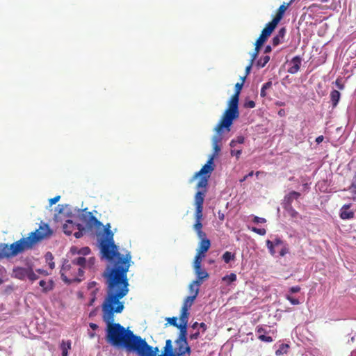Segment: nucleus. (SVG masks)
<instances>
[{"label":"nucleus","mask_w":356,"mask_h":356,"mask_svg":"<svg viewBox=\"0 0 356 356\" xmlns=\"http://www.w3.org/2000/svg\"><path fill=\"white\" fill-rule=\"evenodd\" d=\"M128 292L129 283L107 284V295L102 306V318L107 325V341L113 346H123L127 352L135 353L138 356H156V348L132 331L114 323V314L121 313L124 309V304L120 300Z\"/></svg>","instance_id":"obj_1"},{"label":"nucleus","mask_w":356,"mask_h":356,"mask_svg":"<svg viewBox=\"0 0 356 356\" xmlns=\"http://www.w3.org/2000/svg\"><path fill=\"white\" fill-rule=\"evenodd\" d=\"M104 232L106 238L101 241V252L103 257L112 264V266H108L103 273V276L106 279V284L129 283L127 272L131 260V253L127 252L125 255H122L118 252L109 224Z\"/></svg>","instance_id":"obj_2"},{"label":"nucleus","mask_w":356,"mask_h":356,"mask_svg":"<svg viewBox=\"0 0 356 356\" xmlns=\"http://www.w3.org/2000/svg\"><path fill=\"white\" fill-rule=\"evenodd\" d=\"M51 231L47 224L40 225L39 229L30 233L28 237H24L8 245L6 243H0V259L10 258L31 250L40 241L50 236Z\"/></svg>","instance_id":"obj_3"},{"label":"nucleus","mask_w":356,"mask_h":356,"mask_svg":"<svg viewBox=\"0 0 356 356\" xmlns=\"http://www.w3.org/2000/svg\"><path fill=\"white\" fill-rule=\"evenodd\" d=\"M86 260L83 257H79L72 261V264L65 262L63 264L60 269V276L63 281L67 284L73 282H80L81 279L79 277L83 276V270L81 268H84Z\"/></svg>","instance_id":"obj_4"},{"label":"nucleus","mask_w":356,"mask_h":356,"mask_svg":"<svg viewBox=\"0 0 356 356\" xmlns=\"http://www.w3.org/2000/svg\"><path fill=\"white\" fill-rule=\"evenodd\" d=\"M245 76L242 78L241 83H237L235 85V93L232 96L230 100L228 102V107L222 114V117L225 118V122L226 124H230L231 122H234V120L238 118L239 111H238V101L239 95L243 88Z\"/></svg>","instance_id":"obj_5"},{"label":"nucleus","mask_w":356,"mask_h":356,"mask_svg":"<svg viewBox=\"0 0 356 356\" xmlns=\"http://www.w3.org/2000/svg\"><path fill=\"white\" fill-rule=\"evenodd\" d=\"M175 343L176 348L174 350L172 347V343L170 339H168L165 341V346L161 355L157 356H185L186 354L190 355L191 353V348L188 344V341H183L180 340H175Z\"/></svg>","instance_id":"obj_6"},{"label":"nucleus","mask_w":356,"mask_h":356,"mask_svg":"<svg viewBox=\"0 0 356 356\" xmlns=\"http://www.w3.org/2000/svg\"><path fill=\"white\" fill-rule=\"evenodd\" d=\"M205 197V191H198L195 193L194 197L195 206V222L193 225V229L196 232L198 237H205L207 235L205 232L202 230V211L203 204Z\"/></svg>","instance_id":"obj_7"},{"label":"nucleus","mask_w":356,"mask_h":356,"mask_svg":"<svg viewBox=\"0 0 356 356\" xmlns=\"http://www.w3.org/2000/svg\"><path fill=\"white\" fill-rule=\"evenodd\" d=\"M233 122H231L230 124H226L225 122V118L221 117L219 122L217 124L214 130L216 134L212 138V145L213 148V153L210 156H213V159L218 156V153L221 150L220 143L222 140V134L224 132V129H225L227 132L230 131V127L232 125Z\"/></svg>","instance_id":"obj_8"},{"label":"nucleus","mask_w":356,"mask_h":356,"mask_svg":"<svg viewBox=\"0 0 356 356\" xmlns=\"http://www.w3.org/2000/svg\"><path fill=\"white\" fill-rule=\"evenodd\" d=\"M80 220L86 225L88 229L92 228H100L103 225L93 216L92 212L87 211L86 209L83 210L82 213L79 216Z\"/></svg>","instance_id":"obj_9"},{"label":"nucleus","mask_w":356,"mask_h":356,"mask_svg":"<svg viewBox=\"0 0 356 356\" xmlns=\"http://www.w3.org/2000/svg\"><path fill=\"white\" fill-rule=\"evenodd\" d=\"M257 338L264 342L270 343L273 341L275 332L267 325H258L256 328Z\"/></svg>","instance_id":"obj_10"},{"label":"nucleus","mask_w":356,"mask_h":356,"mask_svg":"<svg viewBox=\"0 0 356 356\" xmlns=\"http://www.w3.org/2000/svg\"><path fill=\"white\" fill-rule=\"evenodd\" d=\"M275 27L276 26L271 22L268 23L266 26L263 29L259 38L257 40L258 44H264L268 37L271 35Z\"/></svg>","instance_id":"obj_11"},{"label":"nucleus","mask_w":356,"mask_h":356,"mask_svg":"<svg viewBox=\"0 0 356 356\" xmlns=\"http://www.w3.org/2000/svg\"><path fill=\"white\" fill-rule=\"evenodd\" d=\"M213 156H210L207 163L201 168V170L196 172L193 177V179L197 178L199 176H202L207 174H210L213 170Z\"/></svg>","instance_id":"obj_12"},{"label":"nucleus","mask_w":356,"mask_h":356,"mask_svg":"<svg viewBox=\"0 0 356 356\" xmlns=\"http://www.w3.org/2000/svg\"><path fill=\"white\" fill-rule=\"evenodd\" d=\"M301 63L302 58L300 56H294L290 62L291 66L288 69V72L291 74H296L300 70Z\"/></svg>","instance_id":"obj_13"},{"label":"nucleus","mask_w":356,"mask_h":356,"mask_svg":"<svg viewBox=\"0 0 356 356\" xmlns=\"http://www.w3.org/2000/svg\"><path fill=\"white\" fill-rule=\"evenodd\" d=\"M194 272L196 275V280H194L195 283L201 285L203 281L209 277V273L202 267L194 268Z\"/></svg>","instance_id":"obj_14"},{"label":"nucleus","mask_w":356,"mask_h":356,"mask_svg":"<svg viewBox=\"0 0 356 356\" xmlns=\"http://www.w3.org/2000/svg\"><path fill=\"white\" fill-rule=\"evenodd\" d=\"M29 268L30 267H16L13 268V275L15 278L24 280L27 277Z\"/></svg>","instance_id":"obj_15"},{"label":"nucleus","mask_w":356,"mask_h":356,"mask_svg":"<svg viewBox=\"0 0 356 356\" xmlns=\"http://www.w3.org/2000/svg\"><path fill=\"white\" fill-rule=\"evenodd\" d=\"M350 204H344L340 209V217L343 220L353 218L354 212L350 209Z\"/></svg>","instance_id":"obj_16"},{"label":"nucleus","mask_w":356,"mask_h":356,"mask_svg":"<svg viewBox=\"0 0 356 356\" xmlns=\"http://www.w3.org/2000/svg\"><path fill=\"white\" fill-rule=\"evenodd\" d=\"M290 6V3H283L281 5L278 9V11L276 14V16L273 18V19L270 22L274 25L277 26L280 20L282 19L285 11L287 8Z\"/></svg>","instance_id":"obj_17"},{"label":"nucleus","mask_w":356,"mask_h":356,"mask_svg":"<svg viewBox=\"0 0 356 356\" xmlns=\"http://www.w3.org/2000/svg\"><path fill=\"white\" fill-rule=\"evenodd\" d=\"M200 238V242L198 245L197 250L201 251V253H206L211 246V241L209 238H207V235L205 237H199Z\"/></svg>","instance_id":"obj_18"},{"label":"nucleus","mask_w":356,"mask_h":356,"mask_svg":"<svg viewBox=\"0 0 356 356\" xmlns=\"http://www.w3.org/2000/svg\"><path fill=\"white\" fill-rule=\"evenodd\" d=\"M76 225L77 224L74 223L72 220H66L63 226L64 233L68 236L71 235L73 231L76 228Z\"/></svg>","instance_id":"obj_19"},{"label":"nucleus","mask_w":356,"mask_h":356,"mask_svg":"<svg viewBox=\"0 0 356 356\" xmlns=\"http://www.w3.org/2000/svg\"><path fill=\"white\" fill-rule=\"evenodd\" d=\"M286 29L284 27L281 28L278 33L272 39V43L273 46H277L281 42V39H282L286 33Z\"/></svg>","instance_id":"obj_20"},{"label":"nucleus","mask_w":356,"mask_h":356,"mask_svg":"<svg viewBox=\"0 0 356 356\" xmlns=\"http://www.w3.org/2000/svg\"><path fill=\"white\" fill-rule=\"evenodd\" d=\"M60 348L62 351V356H68V350L72 348V342L70 340H63L60 344Z\"/></svg>","instance_id":"obj_21"},{"label":"nucleus","mask_w":356,"mask_h":356,"mask_svg":"<svg viewBox=\"0 0 356 356\" xmlns=\"http://www.w3.org/2000/svg\"><path fill=\"white\" fill-rule=\"evenodd\" d=\"M197 296V291H196V293L195 295H190L187 296L184 302L183 306L181 308L188 309L191 307L192 305L194 302V300L196 299Z\"/></svg>","instance_id":"obj_22"},{"label":"nucleus","mask_w":356,"mask_h":356,"mask_svg":"<svg viewBox=\"0 0 356 356\" xmlns=\"http://www.w3.org/2000/svg\"><path fill=\"white\" fill-rule=\"evenodd\" d=\"M178 328L180 330V332L177 340L187 341V324H179Z\"/></svg>","instance_id":"obj_23"},{"label":"nucleus","mask_w":356,"mask_h":356,"mask_svg":"<svg viewBox=\"0 0 356 356\" xmlns=\"http://www.w3.org/2000/svg\"><path fill=\"white\" fill-rule=\"evenodd\" d=\"M300 197V193L293 191L284 197L283 203H289L291 204L293 200H298Z\"/></svg>","instance_id":"obj_24"},{"label":"nucleus","mask_w":356,"mask_h":356,"mask_svg":"<svg viewBox=\"0 0 356 356\" xmlns=\"http://www.w3.org/2000/svg\"><path fill=\"white\" fill-rule=\"evenodd\" d=\"M208 186V179L207 177H202L197 184V189L198 191H205L207 193V188Z\"/></svg>","instance_id":"obj_25"},{"label":"nucleus","mask_w":356,"mask_h":356,"mask_svg":"<svg viewBox=\"0 0 356 356\" xmlns=\"http://www.w3.org/2000/svg\"><path fill=\"white\" fill-rule=\"evenodd\" d=\"M341 94L337 90H333L330 93V99L333 107L337 106L340 99Z\"/></svg>","instance_id":"obj_26"},{"label":"nucleus","mask_w":356,"mask_h":356,"mask_svg":"<svg viewBox=\"0 0 356 356\" xmlns=\"http://www.w3.org/2000/svg\"><path fill=\"white\" fill-rule=\"evenodd\" d=\"M283 208L288 212L292 218H296L298 213L293 208L292 205L289 203H282Z\"/></svg>","instance_id":"obj_27"},{"label":"nucleus","mask_w":356,"mask_h":356,"mask_svg":"<svg viewBox=\"0 0 356 356\" xmlns=\"http://www.w3.org/2000/svg\"><path fill=\"white\" fill-rule=\"evenodd\" d=\"M188 309L181 308V314L179 316V324H188Z\"/></svg>","instance_id":"obj_28"},{"label":"nucleus","mask_w":356,"mask_h":356,"mask_svg":"<svg viewBox=\"0 0 356 356\" xmlns=\"http://www.w3.org/2000/svg\"><path fill=\"white\" fill-rule=\"evenodd\" d=\"M245 138L243 136H238L236 137V138L232 139L229 143V145L232 148H234L238 145H241L244 143Z\"/></svg>","instance_id":"obj_29"},{"label":"nucleus","mask_w":356,"mask_h":356,"mask_svg":"<svg viewBox=\"0 0 356 356\" xmlns=\"http://www.w3.org/2000/svg\"><path fill=\"white\" fill-rule=\"evenodd\" d=\"M235 254L227 251L222 254V259L226 263L228 264L231 261H234L235 259Z\"/></svg>","instance_id":"obj_30"},{"label":"nucleus","mask_w":356,"mask_h":356,"mask_svg":"<svg viewBox=\"0 0 356 356\" xmlns=\"http://www.w3.org/2000/svg\"><path fill=\"white\" fill-rule=\"evenodd\" d=\"M289 348V346L286 343H282L279 346V348L275 351L276 355H281L284 353H286Z\"/></svg>","instance_id":"obj_31"},{"label":"nucleus","mask_w":356,"mask_h":356,"mask_svg":"<svg viewBox=\"0 0 356 356\" xmlns=\"http://www.w3.org/2000/svg\"><path fill=\"white\" fill-rule=\"evenodd\" d=\"M269 56H261L257 62V66L258 67H264L269 61Z\"/></svg>","instance_id":"obj_32"},{"label":"nucleus","mask_w":356,"mask_h":356,"mask_svg":"<svg viewBox=\"0 0 356 356\" xmlns=\"http://www.w3.org/2000/svg\"><path fill=\"white\" fill-rule=\"evenodd\" d=\"M272 86V81H269L266 83H264L260 92V95L262 97H265L266 96V90L270 88Z\"/></svg>","instance_id":"obj_33"},{"label":"nucleus","mask_w":356,"mask_h":356,"mask_svg":"<svg viewBox=\"0 0 356 356\" xmlns=\"http://www.w3.org/2000/svg\"><path fill=\"white\" fill-rule=\"evenodd\" d=\"M350 191L352 193L353 200L356 201V173L353 177L351 186H350Z\"/></svg>","instance_id":"obj_34"},{"label":"nucleus","mask_w":356,"mask_h":356,"mask_svg":"<svg viewBox=\"0 0 356 356\" xmlns=\"http://www.w3.org/2000/svg\"><path fill=\"white\" fill-rule=\"evenodd\" d=\"M201 285L197 284V283H195V281H193L190 285H189V291L191 295H195L196 293V291H197V294L200 291V287Z\"/></svg>","instance_id":"obj_35"},{"label":"nucleus","mask_w":356,"mask_h":356,"mask_svg":"<svg viewBox=\"0 0 356 356\" xmlns=\"http://www.w3.org/2000/svg\"><path fill=\"white\" fill-rule=\"evenodd\" d=\"M45 259H46V261L49 264V268L51 269H54L55 267V264L53 261V259H54L53 254L50 252H47L45 254Z\"/></svg>","instance_id":"obj_36"},{"label":"nucleus","mask_w":356,"mask_h":356,"mask_svg":"<svg viewBox=\"0 0 356 356\" xmlns=\"http://www.w3.org/2000/svg\"><path fill=\"white\" fill-rule=\"evenodd\" d=\"M76 229H77L78 231L74 232V235L76 238H79L83 236V232L86 230V229L82 225L79 223L77 224Z\"/></svg>","instance_id":"obj_37"},{"label":"nucleus","mask_w":356,"mask_h":356,"mask_svg":"<svg viewBox=\"0 0 356 356\" xmlns=\"http://www.w3.org/2000/svg\"><path fill=\"white\" fill-rule=\"evenodd\" d=\"M222 280L227 282V283H232L236 280V275L235 273H230L229 275H227L222 277Z\"/></svg>","instance_id":"obj_38"},{"label":"nucleus","mask_w":356,"mask_h":356,"mask_svg":"<svg viewBox=\"0 0 356 356\" xmlns=\"http://www.w3.org/2000/svg\"><path fill=\"white\" fill-rule=\"evenodd\" d=\"M271 242H272V244L275 247H277V246L281 247L286 243L279 236H275V238L271 241Z\"/></svg>","instance_id":"obj_39"},{"label":"nucleus","mask_w":356,"mask_h":356,"mask_svg":"<svg viewBox=\"0 0 356 356\" xmlns=\"http://www.w3.org/2000/svg\"><path fill=\"white\" fill-rule=\"evenodd\" d=\"M242 153V149L241 147H238L237 146L234 148H232L231 149V155L232 156H236V159H238Z\"/></svg>","instance_id":"obj_40"},{"label":"nucleus","mask_w":356,"mask_h":356,"mask_svg":"<svg viewBox=\"0 0 356 356\" xmlns=\"http://www.w3.org/2000/svg\"><path fill=\"white\" fill-rule=\"evenodd\" d=\"M289 252V245L287 243H286L282 246H281V249L280 250L279 254H280V257H284Z\"/></svg>","instance_id":"obj_41"},{"label":"nucleus","mask_w":356,"mask_h":356,"mask_svg":"<svg viewBox=\"0 0 356 356\" xmlns=\"http://www.w3.org/2000/svg\"><path fill=\"white\" fill-rule=\"evenodd\" d=\"M26 278H28L29 280H31L32 282L38 279V276L33 272L31 267H30V268L29 270Z\"/></svg>","instance_id":"obj_42"},{"label":"nucleus","mask_w":356,"mask_h":356,"mask_svg":"<svg viewBox=\"0 0 356 356\" xmlns=\"http://www.w3.org/2000/svg\"><path fill=\"white\" fill-rule=\"evenodd\" d=\"M266 246H267V248L268 249V251L270 253V254L274 256L275 254V253H276V251L275 250V246H274L272 244V242H271L270 240H267L266 241Z\"/></svg>","instance_id":"obj_43"},{"label":"nucleus","mask_w":356,"mask_h":356,"mask_svg":"<svg viewBox=\"0 0 356 356\" xmlns=\"http://www.w3.org/2000/svg\"><path fill=\"white\" fill-rule=\"evenodd\" d=\"M285 297L293 305H297L300 304L298 299L292 297L290 294H286Z\"/></svg>","instance_id":"obj_44"},{"label":"nucleus","mask_w":356,"mask_h":356,"mask_svg":"<svg viewBox=\"0 0 356 356\" xmlns=\"http://www.w3.org/2000/svg\"><path fill=\"white\" fill-rule=\"evenodd\" d=\"M251 230L253 232H255L261 236H264L266 233V229L264 228H257V227H253L251 228Z\"/></svg>","instance_id":"obj_45"},{"label":"nucleus","mask_w":356,"mask_h":356,"mask_svg":"<svg viewBox=\"0 0 356 356\" xmlns=\"http://www.w3.org/2000/svg\"><path fill=\"white\" fill-rule=\"evenodd\" d=\"M39 284L41 287L43 288V291L44 292H47L51 289V286H49L44 280H40Z\"/></svg>","instance_id":"obj_46"},{"label":"nucleus","mask_w":356,"mask_h":356,"mask_svg":"<svg viewBox=\"0 0 356 356\" xmlns=\"http://www.w3.org/2000/svg\"><path fill=\"white\" fill-rule=\"evenodd\" d=\"M166 320L170 325H172L176 327H178L179 324L177 323V317L167 318Z\"/></svg>","instance_id":"obj_47"},{"label":"nucleus","mask_w":356,"mask_h":356,"mask_svg":"<svg viewBox=\"0 0 356 356\" xmlns=\"http://www.w3.org/2000/svg\"><path fill=\"white\" fill-rule=\"evenodd\" d=\"M202 260V259H200V256H195L194 263H193L194 268L202 267V266H201Z\"/></svg>","instance_id":"obj_48"},{"label":"nucleus","mask_w":356,"mask_h":356,"mask_svg":"<svg viewBox=\"0 0 356 356\" xmlns=\"http://www.w3.org/2000/svg\"><path fill=\"white\" fill-rule=\"evenodd\" d=\"M252 222L254 223L258 224V223H264L266 222V220L264 218L258 217V216H254Z\"/></svg>","instance_id":"obj_49"},{"label":"nucleus","mask_w":356,"mask_h":356,"mask_svg":"<svg viewBox=\"0 0 356 356\" xmlns=\"http://www.w3.org/2000/svg\"><path fill=\"white\" fill-rule=\"evenodd\" d=\"M245 106L247 108H252L255 107V102L252 100H249L245 102Z\"/></svg>","instance_id":"obj_50"},{"label":"nucleus","mask_w":356,"mask_h":356,"mask_svg":"<svg viewBox=\"0 0 356 356\" xmlns=\"http://www.w3.org/2000/svg\"><path fill=\"white\" fill-rule=\"evenodd\" d=\"M300 291V287L299 286H294L289 289V292L291 293H298Z\"/></svg>","instance_id":"obj_51"},{"label":"nucleus","mask_w":356,"mask_h":356,"mask_svg":"<svg viewBox=\"0 0 356 356\" xmlns=\"http://www.w3.org/2000/svg\"><path fill=\"white\" fill-rule=\"evenodd\" d=\"M60 198V195H57L53 198H51L49 200V205L52 206L53 204H56L57 202L59 201Z\"/></svg>","instance_id":"obj_52"},{"label":"nucleus","mask_w":356,"mask_h":356,"mask_svg":"<svg viewBox=\"0 0 356 356\" xmlns=\"http://www.w3.org/2000/svg\"><path fill=\"white\" fill-rule=\"evenodd\" d=\"M199 337H200V332L197 331L193 334H191L189 337L191 340H195V339H198Z\"/></svg>","instance_id":"obj_53"},{"label":"nucleus","mask_w":356,"mask_h":356,"mask_svg":"<svg viewBox=\"0 0 356 356\" xmlns=\"http://www.w3.org/2000/svg\"><path fill=\"white\" fill-rule=\"evenodd\" d=\"M199 327L202 330V332H204L207 329V325L204 323H200Z\"/></svg>","instance_id":"obj_54"},{"label":"nucleus","mask_w":356,"mask_h":356,"mask_svg":"<svg viewBox=\"0 0 356 356\" xmlns=\"http://www.w3.org/2000/svg\"><path fill=\"white\" fill-rule=\"evenodd\" d=\"M252 65H253V63H250V65L246 67V68H245V77H246L247 75H248L250 74Z\"/></svg>","instance_id":"obj_55"},{"label":"nucleus","mask_w":356,"mask_h":356,"mask_svg":"<svg viewBox=\"0 0 356 356\" xmlns=\"http://www.w3.org/2000/svg\"><path fill=\"white\" fill-rule=\"evenodd\" d=\"M257 56H258V54L257 52H254L252 54L250 63H253L254 61L255 60V59L257 58Z\"/></svg>","instance_id":"obj_56"},{"label":"nucleus","mask_w":356,"mask_h":356,"mask_svg":"<svg viewBox=\"0 0 356 356\" xmlns=\"http://www.w3.org/2000/svg\"><path fill=\"white\" fill-rule=\"evenodd\" d=\"M263 44H258V42H256L255 43V49H254V52H257L258 54H259V49L261 48V47L262 46Z\"/></svg>","instance_id":"obj_57"},{"label":"nucleus","mask_w":356,"mask_h":356,"mask_svg":"<svg viewBox=\"0 0 356 356\" xmlns=\"http://www.w3.org/2000/svg\"><path fill=\"white\" fill-rule=\"evenodd\" d=\"M324 138L323 136H319L316 138V142L317 144H320L323 140Z\"/></svg>","instance_id":"obj_58"},{"label":"nucleus","mask_w":356,"mask_h":356,"mask_svg":"<svg viewBox=\"0 0 356 356\" xmlns=\"http://www.w3.org/2000/svg\"><path fill=\"white\" fill-rule=\"evenodd\" d=\"M272 51V48L270 45H267L264 49V54L270 53Z\"/></svg>","instance_id":"obj_59"},{"label":"nucleus","mask_w":356,"mask_h":356,"mask_svg":"<svg viewBox=\"0 0 356 356\" xmlns=\"http://www.w3.org/2000/svg\"><path fill=\"white\" fill-rule=\"evenodd\" d=\"M90 252V248L86 247L81 250V253L86 254Z\"/></svg>","instance_id":"obj_60"},{"label":"nucleus","mask_w":356,"mask_h":356,"mask_svg":"<svg viewBox=\"0 0 356 356\" xmlns=\"http://www.w3.org/2000/svg\"><path fill=\"white\" fill-rule=\"evenodd\" d=\"M278 115L281 117H283L286 115V112L284 109H280L278 111Z\"/></svg>","instance_id":"obj_61"},{"label":"nucleus","mask_w":356,"mask_h":356,"mask_svg":"<svg viewBox=\"0 0 356 356\" xmlns=\"http://www.w3.org/2000/svg\"><path fill=\"white\" fill-rule=\"evenodd\" d=\"M336 85H337V87H338L339 89H341V90H342V89L343 88V84H341V83H340L339 80H338V79L336 81Z\"/></svg>","instance_id":"obj_62"},{"label":"nucleus","mask_w":356,"mask_h":356,"mask_svg":"<svg viewBox=\"0 0 356 356\" xmlns=\"http://www.w3.org/2000/svg\"><path fill=\"white\" fill-rule=\"evenodd\" d=\"M195 256H200V259H202L205 257V253H201V251L197 250V253Z\"/></svg>","instance_id":"obj_63"},{"label":"nucleus","mask_w":356,"mask_h":356,"mask_svg":"<svg viewBox=\"0 0 356 356\" xmlns=\"http://www.w3.org/2000/svg\"><path fill=\"white\" fill-rule=\"evenodd\" d=\"M90 327L93 330H97L98 328V325L97 324H95V323H90Z\"/></svg>","instance_id":"obj_64"}]
</instances>
